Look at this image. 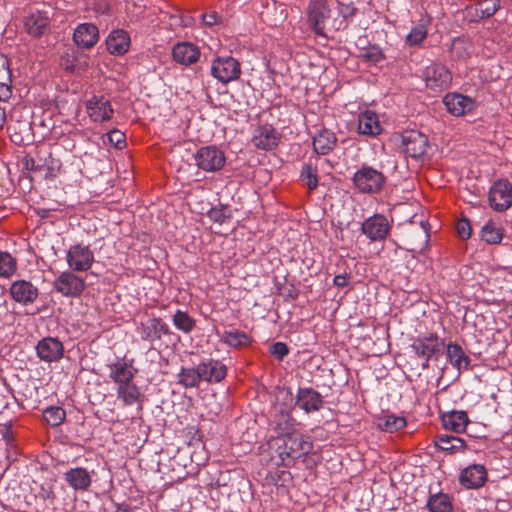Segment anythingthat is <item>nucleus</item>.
<instances>
[{"label":"nucleus","instance_id":"obj_53","mask_svg":"<svg viewBox=\"0 0 512 512\" xmlns=\"http://www.w3.org/2000/svg\"><path fill=\"white\" fill-rule=\"evenodd\" d=\"M270 353L275 356L276 359L282 360L289 353L288 346L283 342H276L270 346Z\"/></svg>","mask_w":512,"mask_h":512},{"label":"nucleus","instance_id":"obj_57","mask_svg":"<svg viewBox=\"0 0 512 512\" xmlns=\"http://www.w3.org/2000/svg\"><path fill=\"white\" fill-rule=\"evenodd\" d=\"M6 121V113L4 108L0 107V129L4 126Z\"/></svg>","mask_w":512,"mask_h":512},{"label":"nucleus","instance_id":"obj_39","mask_svg":"<svg viewBox=\"0 0 512 512\" xmlns=\"http://www.w3.org/2000/svg\"><path fill=\"white\" fill-rule=\"evenodd\" d=\"M315 162L318 161V157L314 158ZM301 179L304 181L308 190H314L318 185V174H317V164L313 162V159L310 158L307 163H305L301 170Z\"/></svg>","mask_w":512,"mask_h":512},{"label":"nucleus","instance_id":"obj_32","mask_svg":"<svg viewBox=\"0 0 512 512\" xmlns=\"http://www.w3.org/2000/svg\"><path fill=\"white\" fill-rule=\"evenodd\" d=\"M12 95V76L9 61L0 54V101H7Z\"/></svg>","mask_w":512,"mask_h":512},{"label":"nucleus","instance_id":"obj_35","mask_svg":"<svg viewBox=\"0 0 512 512\" xmlns=\"http://www.w3.org/2000/svg\"><path fill=\"white\" fill-rule=\"evenodd\" d=\"M447 358L452 366L458 370L462 368L467 369L470 364V358L457 343H449L447 345Z\"/></svg>","mask_w":512,"mask_h":512},{"label":"nucleus","instance_id":"obj_46","mask_svg":"<svg viewBox=\"0 0 512 512\" xmlns=\"http://www.w3.org/2000/svg\"><path fill=\"white\" fill-rule=\"evenodd\" d=\"M45 421L52 427L61 425L66 417V412L59 406H50L43 411Z\"/></svg>","mask_w":512,"mask_h":512},{"label":"nucleus","instance_id":"obj_11","mask_svg":"<svg viewBox=\"0 0 512 512\" xmlns=\"http://www.w3.org/2000/svg\"><path fill=\"white\" fill-rule=\"evenodd\" d=\"M138 331L141 339L150 343L161 340L163 335H171L172 332L160 317H147L141 321Z\"/></svg>","mask_w":512,"mask_h":512},{"label":"nucleus","instance_id":"obj_14","mask_svg":"<svg viewBox=\"0 0 512 512\" xmlns=\"http://www.w3.org/2000/svg\"><path fill=\"white\" fill-rule=\"evenodd\" d=\"M11 298L22 305H28L35 302L39 296L38 288L27 280L14 281L9 289Z\"/></svg>","mask_w":512,"mask_h":512},{"label":"nucleus","instance_id":"obj_47","mask_svg":"<svg viewBox=\"0 0 512 512\" xmlns=\"http://www.w3.org/2000/svg\"><path fill=\"white\" fill-rule=\"evenodd\" d=\"M358 58L368 63H379L384 59L381 49L376 45H369L360 49Z\"/></svg>","mask_w":512,"mask_h":512},{"label":"nucleus","instance_id":"obj_28","mask_svg":"<svg viewBox=\"0 0 512 512\" xmlns=\"http://www.w3.org/2000/svg\"><path fill=\"white\" fill-rule=\"evenodd\" d=\"M64 476L66 482L75 490L86 491L92 482L90 473L82 467L71 468Z\"/></svg>","mask_w":512,"mask_h":512},{"label":"nucleus","instance_id":"obj_56","mask_svg":"<svg viewBox=\"0 0 512 512\" xmlns=\"http://www.w3.org/2000/svg\"><path fill=\"white\" fill-rule=\"evenodd\" d=\"M356 11H357V9L353 6H343L340 9V14L344 18H349V17H353L355 15Z\"/></svg>","mask_w":512,"mask_h":512},{"label":"nucleus","instance_id":"obj_55","mask_svg":"<svg viewBox=\"0 0 512 512\" xmlns=\"http://www.w3.org/2000/svg\"><path fill=\"white\" fill-rule=\"evenodd\" d=\"M335 286L343 288L348 284V277L345 274L336 275L333 279Z\"/></svg>","mask_w":512,"mask_h":512},{"label":"nucleus","instance_id":"obj_41","mask_svg":"<svg viewBox=\"0 0 512 512\" xmlns=\"http://www.w3.org/2000/svg\"><path fill=\"white\" fill-rule=\"evenodd\" d=\"M500 8V0H480L475 7L474 17L484 19L493 16Z\"/></svg>","mask_w":512,"mask_h":512},{"label":"nucleus","instance_id":"obj_9","mask_svg":"<svg viewBox=\"0 0 512 512\" xmlns=\"http://www.w3.org/2000/svg\"><path fill=\"white\" fill-rule=\"evenodd\" d=\"M401 142L405 155L414 159L422 157L429 145L427 136L415 130L405 131Z\"/></svg>","mask_w":512,"mask_h":512},{"label":"nucleus","instance_id":"obj_51","mask_svg":"<svg viewBox=\"0 0 512 512\" xmlns=\"http://www.w3.org/2000/svg\"><path fill=\"white\" fill-rule=\"evenodd\" d=\"M109 143L117 149H122L126 145V137L123 132L118 129H113L107 133Z\"/></svg>","mask_w":512,"mask_h":512},{"label":"nucleus","instance_id":"obj_8","mask_svg":"<svg viewBox=\"0 0 512 512\" xmlns=\"http://www.w3.org/2000/svg\"><path fill=\"white\" fill-rule=\"evenodd\" d=\"M53 288L65 297H79L85 289V282L73 272L65 271L54 280Z\"/></svg>","mask_w":512,"mask_h":512},{"label":"nucleus","instance_id":"obj_45","mask_svg":"<svg viewBox=\"0 0 512 512\" xmlns=\"http://www.w3.org/2000/svg\"><path fill=\"white\" fill-rule=\"evenodd\" d=\"M62 65H64L65 69L71 73L80 74L84 72L88 67V57H76L67 56L62 59Z\"/></svg>","mask_w":512,"mask_h":512},{"label":"nucleus","instance_id":"obj_54","mask_svg":"<svg viewBox=\"0 0 512 512\" xmlns=\"http://www.w3.org/2000/svg\"><path fill=\"white\" fill-rule=\"evenodd\" d=\"M218 14L216 12L205 13L202 16L203 23L207 26H213L218 21Z\"/></svg>","mask_w":512,"mask_h":512},{"label":"nucleus","instance_id":"obj_1","mask_svg":"<svg viewBox=\"0 0 512 512\" xmlns=\"http://www.w3.org/2000/svg\"><path fill=\"white\" fill-rule=\"evenodd\" d=\"M277 453L284 466H291L296 459L308 455L313 450V442L309 436L287 432L277 439Z\"/></svg>","mask_w":512,"mask_h":512},{"label":"nucleus","instance_id":"obj_26","mask_svg":"<svg viewBox=\"0 0 512 512\" xmlns=\"http://www.w3.org/2000/svg\"><path fill=\"white\" fill-rule=\"evenodd\" d=\"M109 377L117 384H125L133 380L137 373V369L131 363L118 361L109 365Z\"/></svg>","mask_w":512,"mask_h":512},{"label":"nucleus","instance_id":"obj_22","mask_svg":"<svg viewBox=\"0 0 512 512\" xmlns=\"http://www.w3.org/2000/svg\"><path fill=\"white\" fill-rule=\"evenodd\" d=\"M280 137L276 129L269 124L258 127L253 135V144L263 150H272L279 143Z\"/></svg>","mask_w":512,"mask_h":512},{"label":"nucleus","instance_id":"obj_43","mask_svg":"<svg viewBox=\"0 0 512 512\" xmlns=\"http://www.w3.org/2000/svg\"><path fill=\"white\" fill-rule=\"evenodd\" d=\"M174 326L185 334L192 332L196 326V321L187 312L177 310L172 318Z\"/></svg>","mask_w":512,"mask_h":512},{"label":"nucleus","instance_id":"obj_23","mask_svg":"<svg viewBox=\"0 0 512 512\" xmlns=\"http://www.w3.org/2000/svg\"><path fill=\"white\" fill-rule=\"evenodd\" d=\"M336 145V134L327 128H322L313 137V150L319 156L329 154L334 150Z\"/></svg>","mask_w":512,"mask_h":512},{"label":"nucleus","instance_id":"obj_49","mask_svg":"<svg viewBox=\"0 0 512 512\" xmlns=\"http://www.w3.org/2000/svg\"><path fill=\"white\" fill-rule=\"evenodd\" d=\"M54 483L53 479H45L39 484V490L36 494V497L42 501H49L51 504L56 499V494L54 492Z\"/></svg>","mask_w":512,"mask_h":512},{"label":"nucleus","instance_id":"obj_3","mask_svg":"<svg viewBox=\"0 0 512 512\" xmlns=\"http://www.w3.org/2000/svg\"><path fill=\"white\" fill-rule=\"evenodd\" d=\"M352 180L359 191L368 194L379 192L385 183L384 175L370 166H362Z\"/></svg>","mask_w":512,"mask_h":512},{"label":"nucleus","instance_id":"obj_44","mask_svg":"<svg viewBox=\"0 0 512 512\" xmlns=\"http://www.w3.org/2000/svg\"><path fill=\"white\" fill-rule=\"evenodd\" d=\"M16 270V259L10 253L0 251V277L10 278Z\"/></svg>","mask_w":512,"mask_h":512},{"label":"nucleus","instance_id":"obj_13","mask_svg":"<svg viewBox=\"0 0 512 512\" xmlns=\"http://www.w3.org/2000/svg\"><path fill=\"white\" fill-rule=\"evenodd\" d=\"M391 226L388 219L382 214H374L367 218L361 225V231L371 241H383L390 232Z\"/></svg>","mask_w":512,"mask_h":512},{"label":"nucleus","instance_id":"obj_58","mask_svg":"<svg viewBox=\"0 0 512 512\" xmlns=\"http://www.w3.org/2000/svg\"><path fill=\"white\" fill-rule=\"evenodd\" d=\"M512 2V0H510Z\"/></svg>","mask_w":512,"mask_h":512},{"label":"nucleus","instance_id":"obj_17","mask_svg":"<svg viewBox=\"0 0 512 512\" xmlns=\"http://www.w3.org/2000/svg\"><path fill=\"white\" fill-rule=\"evenodd\" d=\"M329 8L325 0L311 1L308 6L309 23L316 34L325 36L324 23L329 17Z\"/></svg>","mask_w":512,"mask_h":512},{"label":"nucleus","instance_id":"obj_29","mask_svg":"<svg viewBox=\"0 0 512 512\" xmlns=\"http://www.w3.org/2000/svg\"><path fill=\"white\" fill-rule=\"evenodd\" d=\"M173 59L184 65L195 63L200 56L198 48L191 43H178L172 51Z\"/></svg>","mask_w":512,"mask_h":512},{"label":"nucleus","instance_id":"obj_48","mask_svg":"<svg viewBox=\"0 0 512 512\" xmlns=\"http://www.w3.org/2000/svg\"><path fill=\"white\" fill-rule=\"evenodd\" d=\"M222 339L224 343L234 348H238L249 343V337L244 332H240L238 330L225 331Z\"/></svg>","mask_w":512,"mask_h":512},{"label":"nucleus","instance_id":"obj_6","mask_svg":"<svg viewBox=\"0 0 512 512\" xmlns=\"http://www.w3.org/2000/svg\"><path fill=\"white\" fill-rule=\"evenodd\" d=\"M426 87L432 91H443L452 81L451 72L442 64L432 63L423 73Z\"/></svg>","mask_w":512,"mask_h":512},{"label":"nucleus","instance_id":"obj_2","mask_svg":"<svg viewBox=\"0 0 512 512\" xmlns=\"http://www.w3.org/2000/svg\"><path fill=\"white\" fill-rule=\"evenodd\" d=\"M445 343L436 333H428L424 336H418L411 345L416 356L423 359L422 369L429 368L430 360H439L444 353Z\"/></svg>","mask_w":512,"mask_h":512},{"label":"nucleus","instance_id":"obj_37","mask_svg":"<svg viewBox=\"0 0 512 512\" xmlns=\"http://www.w3.org/2000/svg\"><path fill=\"white\" fill-rule=\"evenodd\" d=\"M117 397L121 399L125 405H132L139 400L141 392L138 386L131 380L125 382V384L118 385Z\"/></svg>","mask_w":512,"mask_h":512},{"label":"nucleus","instance_id":"obj_15","mask_svg":"<svg viewBox=\"0 0 512 512\" xmlns=\"http://www.w3.org/2000/svg\"><path fill=\"white\" fill-rule=\"evenodd\" d=\"M296 406L304 410L306 413L319 411L323 405V396L310 387L299 388L296 394Z\"/></svg>","mask_w":512,"mask_h":512},{"label":"nucleus","instance_id":"obj_20","mask_svg":"<svg viewBox=\"0 0 512 512\" xmlns=\"http://www.w3.org/2000/svg\"><path fill=\"white\" fill-rule=\"evenodd\" d=\"M491 207L497 211H504L512 204V193L508 182L499 181L493 185L489 192Z\"/></svg>","mask_w":512,"mask_h":512},{"label":"nucleus","instance_id":"obj_24","mask_svg":"<svg viewBox=\"0 0 512 512\" xmlns=\"http://www.w3.org/2000/svg\"><path fill=\"white\" fill-rule=\"evenodd\" d=\"M358 133L370 137L379 135L382 131L378 116L375 112L366 110L358 116Z\"/></svg>","mask_w":512,"mask_h":512},{"label":"nucleus","instance_id":"obj_19","mask_svg":"<svg viewBox=\"0 0 512 512\" xmlns=\"http://www.w3.org/2000/svg\"><path fill=\"white\" fill-rule=\"evenodd\" d=\"M487 481V470L483 465L472 464L463 469L459 476V482L468 489L482 487Z\"/></svg>","mask_w":512,"mask_h":512},{"label":"nucleus","instance_id":"obj_52","mask_svg":"<svg viewBox=\"0 0 512 512\" xmlns=\"http://www.w3.org/2000/svg\"><path fill=\"white\" fill-rule=\"evenodd\" d=\"M456 232L458 236L463 239L467 240L470 238L472 233V228L470 225V222L466 218H462L457 221L456 223Z\"/></svg>","mask_w":512,"mask_h":512},{"label":"nucleus","instance_id":"obj_12","mask_svg":"<svg viewBox=\"0 0 512 512\" xmlns=\"http://www.w3.org/2000/svg\"><path fill=\"white\" fill-rule=\"evenodd\" d=\"M86 112L93 122H105L112 119L114 109L105 96L93 95L86 102Z\"/></svg>","mask_w":512,"mask_h":512},{"label":"nucleus","instance_id":"obj_30","mask_svg":"<svg viewBox=\"0 0 512 512\" xmlns=\"http://www.w3.org/2000/svg\"><path fill=\"white\" fill-rule=\"evenodd\" d=\"M468 423V415L464 411H451L442 415L444 428L455 433L464 432Z\"/></svg>","mask_w":512,"mask_h":512},{"label":"nucleus","instance_id":"obj_42","mask_svg":"<svg viewBox=\"0 0 512 512\" xmlns=\"http://www.w3.org/2000/svg\"><path fill=\"white\" fill-rule=\"evenodd\" d=\"M480 236L487 244H498L503 238V233L501 227L489 221L482 227Z\"/></svg>","mask_w":512,"mask_h":512},{"label":"nucleus","instance_id":"obj_40","mask_svg":"<svg viewBox=\"0 0 512 512\" xmlns=\"http://www.w3.org/2000/svg\"><path fill=\"white\" fill-rule=\"evenodd\" d=\"M200 375H201V373L199 372L198 366H197V368L182 367L177 376L178 377L177 383L182 385L185 388L198 387L199 383L202 381Z\"/></svg>","mask_w":512,"mask_h":512},{"label":"nucleus","instance_id":"obj_5","mask_svg":"<svg viewBox=\"0 0 512 512\" xmlns=\"http://www.w3.org/2000/svg\"><path fill=\"white\" fill-rule=\"evenodd\" d=\"M429 231L427 226L421 222L419 226H410L404 232L402 242L400 246L413 253H421L425 250L429 241Z\"/></svg>","mask_w":512,"mask_h":512},{"label":"nucleus","instance_id":"obj_4","mask_svg":"<svg viewBox=\"0 0 512 512\" xmlns=\"http://www.w3.org/2000/svg\"><path fill=\"white\" fill-rule=\"evenodd\" d=\"M197 167L205 172L221 170L226 162L225 154L216 146H204L194 155Z\"/></svg>","mask_w":512,"mask_h":512},{"label":"nucleus","instance_id":"obj_36","mask_svg":"<svg viewBox=\"0 0 512 512\" xmlns=\"http://www.w3.org/2000/svg\"><path fill=\"white\" fill-rule=\"evenodd\" d=\"M376 425L380 430L392 433L404 428L406 419L393 414H385L376 418Z\"/></svg>","mask_w":512,"mask_h":512},{"label":"nucleus","instance_id":"obj_38","mask_svg":"<svg viewBox=\"0 0 512 512\" xmlns=\"http://www.w3.org/2000/svg\"><path fill=\"white\" fill-rule=\"evenodd\" d=\"M427 508L430 512H453V504L450 496L442 492L429 497Z\"/></svg>","mask_w":512,"mask_h":512},{"label":"nucleus","instance_id":"obj_33","mask_svg":"<svg viewBox=\"0 0 512 512\" xmlns=\"http://www.w3.org/2000/svg\"><path fill=\"white\" fill-rule=\"evenodd\" d=\"M431 23L429 16H422L419 23L415 25L407 34L405 42L411 47H416L422 44L428 35V27Z\"/></svg>","mask_w":512,"mask_h":512},{"label":"nucleus","instance_id":"obj_21","mask_svg":"<svg viewBox=\"0 0 512 512\" xmlns=\"http://www.w3.org/2000/svg\"><path fill=\"white\" fill-rule=\"evenodd\" d=\"M200 377L202 381L208 383H218L222 381L227 374V367L221 361L215 359H206L198 364Z\"/></svg>","mask_w":512,"mask_h":512},{"label":"nucleus","instance_id":"obj_25","mask_svg":"<svg viewBox=\"0 0 512 512\" xmlns=\"http://www.w3.org/2000/svg\"><path fill=\"white\" fill-rule=\"evenodd\" d=\"M99 38L98 28L91 23L80 24L74 31V42L83 48L93 47Z\"/></svg>","mask_w":512,"mask_h":512},{"label":"nucleus","instance_id":"obj_7","mask_svg":"<svg viewBox=\"0 0 512 512\" xmlns=\"http://www.w3.org/2000/svg\"><path fill=\"white\" fill-rule=\"evenodd\" d=\"M211 74L221 83H229L239 78L240 64L233 57H218L211 65Z\"/></svg>","mask_w":512,"mask_h":512},{"label":"nucleus","instance_id":"obj_16","mask_svg":"<svg viewBox=\"0 0 512 512\" xmlns=\"http://www.w3.org/2000/svg\"><path fill=\"white\" fill-rule=\"evenodd\" d=\"M36 351L42 361L54 362L63 357L64 347L58 338L46 337L38 342Z\"/></svg>","mask_w":512,"mask_h":512},{"label":"nucleus","instance_id":"obj_50","mask_svg":"<svg viewBox=\"0 0 512 512\" xmlns=\"http://www.w3.org/2000/svg\"><path fill=\"white\" fill-rule=\"evenodd\" d=\"M208 217L210 220L222 224L232 217V213L227 206H219L211 208Z\"/></svg>","mask_w":512,"mask_h":512},{"label":"nucleus","instance_id":"obj_10","mask_svg":"<svg viewBox=\"0 0 512 512\" xmlns=\"http://www.w3.org/2000/svg\"><path fill=\"white\" fill-rule=\"evenodd\" d=\"M66 260L69 268L73 271H87L94 262V254L88 246L76 244L67 251Z\"/></svg>","mask_w":512,"mask_h":512},{"label":"nucleus","instance_id":"obj_18","mask_svg":"<svg viewBox=\"0 0 512 512\" xmlns=\"http://www.w3.org/2000/svg\"><path fill=\"white\" fill-rule=\"evenodd\" d=\"M443 103L447 111L453 116H462L475 108V101L472 98L459 93L446 94Z\"/></svg>","mask_w":512,"mask_h":512},{"label":"nucleus","instance_id":"obj_34","mask_svg":"<svg viewBox=\"0 0 512 512\" xmlns=\"http://www.w3.org/2000/svg\"><path fill=\"white\" fill-rule=\"evenodd\" d=\"M49 23L50 20L45 14L35 12L26 18L25 28L31 36L38 37L45 33L48 29Z\"/></svg>","mask_w":512,"mask_h":512},{"label":"nucleus","instance_id":"obj_27","mask_svg":"<svg viewBox=\"0 0 512 512\" xmlns=\"http://www.w3.org/2000/svg\"><path fill=\"white\" fill-rule=\"evenodd\" d=\"M107 50L114 55H123L129 49L130 38L124 30L112 31L106 40Z\"/></svg>","mask_w":512,"mask_h":512},{"label":"nucleus","instance_id":"obj_31","mask_svg":"<svg viewBox=\"0 0 512 512\" xmlns=\"http://www.w3.org/2000/svg\"><path fill=\"white\" fill-rule=\"evenodd\" d=\"M434 444L438 449L450 454L464 452L466 449L465 441L462 438L448 434L437 435Z\"/></svg>","mask_w":512,"mask_h":512}]
</instances>
